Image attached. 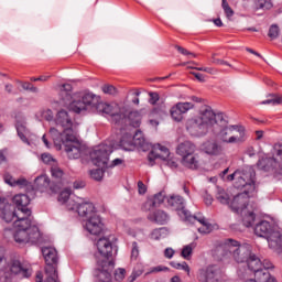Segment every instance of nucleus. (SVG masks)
Returning <instances> with one entry per match:
<instances>
[{"mask_svg":"<svg viewBox=\"0 0 282 282\" xmlns=\"http://www.w3.org/2000/svg\"><path fill=\"white\" fill-rule=\"evenodd\" d=\"M0 218L6 224L14 221L17 230L13 234V239L17 243H41L43 241V234L34 223V218H19L12 204L8 198L0 197Z\"/></svg>","mask_w":282,"mask_h":282,"instance_id":"nucleus-1","label":"nucleus"},{"mask_svg":"<svg viewBox=\"0 0 282 282\" xmlns=\"http://www.w3.org/2000/svg\"><path fill=\"white\" fill-rule=\"evenodd\" d=\"M98 253L95 254L97 263V279L100 282L111 281V272L116 263L113 262V245L109 238H99L97 241Z\"/></svg>","mask_w":282,"mask_h":282,"instance_id":"nucleus-2","label":"nucleus"},{"mask_svg":"<svg viewBox=\"0 0 282 282\" xmlns=\"http://www.w3.org/2000/svg\"><path fill=\"white\" fill-rule=\"evenodd\" d=\"M66 137H61L56 129H50L53 142L57 149L64 147L69 160H78L85 152V147L78 141V132L72 133V130H66Z\"/></svg>","mask_w":282,"mask_h":282,"instance_id":"nucleus-3","label":"nucleus"},{"mask_svg":"<svg viewBox=\"0 0 282 282\" xmlns=\"http://www.w3.org/2000/svg\"><path fill=\"white\" fill-rule=\"evenodd\" d=\"M111 153H113V148L105 143L95 147L90 152V160L93 164L101 167L90 171V177L96 180V182H100L105 176V169H109V156Z\"/></svg>","mask_w":282,"mask_h":282,"instance_id":"nucleus-4","label":"nucleus"},{"mask_svg":"<svg viewBox=\"0 0 282 282\" xmlns=\"http://www.w3.org/2000/svg\"><path fill=\"white\" fill-rule=\"evenodd\" d=\"M254 235L257 237H264L271 250H276L282 247V235L274 231V225L268 220H261L254 227Z\"/></svg>","mask_w":282,"mask_h":282,"instance_id":"nucleus-5","label":"nucleus"},{"mask_svg":"<svg viewBox=\"0 0 282 282\" xmlns=\"http://www.w3.org/2000/svg\"><path fill=\"white\" fill-rule=\"evenodd\" d=\"M42 254L44 257L46 267V282H59L58 281V252L54 247H43Z\"/></svg>","mask_w":282,"mask_h":282,"instance_id":"nucleus-6","label":"nucleus"},{"mask_svg":"<svg viewBox=\"0 0 282 282\" xmlns=\"http://www.w3.org/2000/svg\"><path fill=\"white\" fill-rule=\"evenodd\" d=\"M196 147L191 141L182 142L176 148L177 155L182 158V164L185 169L197 171L199 169V160L195 155Z\"/></svg>","mask_w":282,"mask_h":282,"instance_id":"nucleus-7","label":"nucleus"},{"mask_svg":"<svg viewBox=\"0 0 282 282\" xmlns=\"http://www.w3.org/2000/svg\"><path fill=\"white\" fill-rule=\"evenodd\" d=\"M224 249L227 250L229 254H232L236 263H247L252 254V246L248 243L239 245V241L235 239L225 240Z\"/></svg>","mask_w":282,"mask_h":282,"instance_id":"nucleus-8","label":"nucleus"},{"mask_svg":"<svg viewBox=\"0 0 282 282\" xmlns=\"http://www.w3.org/2000/svg\"><path fill=\"white\" fill-rule=\"evenodd\" d=\"M3 274L6 281H12V279H30L32 276V269L30 265L24 264L19 259H11L3 268Z\"/></svg>","mask_w":282,"mask_h":282,"instance_id":"nucleus-9","label":"nucleus"},{"mask_svg":"<svg viewBox=\"0 0 282 282\" xmlns=\"http://www.w3.org/2000/svg\"><path fill=\"white\" fill-rule=\"evenodd\" d=\"M257 173L254 170L249 169L246 171H240L239 176H236L235 181V188L241 189L243 188L242 193L246 194H254L257 191Z\"/></svg>","mask_w":282,"mask_h":282,"instance_id":"nucleus-10","label":"nucleus"},{"mask_svg":"<svg viewBox=\"0 0 282 282\" xmlns=\"http://www.w3.org/2000/svg\"><path fill=\"white\" fill-rule=\"evenodd\" d=\"M120 121L117 123L118 129L120 131H124L128 127H133V129L140 128V124H142V115L134 110H130L127 107H121L120 109Z\"/></svg>","mask_w":282,"mask_h":282,"instance_id":"nucleus-11","label":"nucleus"},{"mask_svg":"<svg viewBox=\"0 0 282 282\" xmlns=\"http://www.w3.org/2000/svg\"><path fill=\"white\" fill-rule=\"evenodd\" d=\"M100 102V97L87 93L80 99L73 100L70 104V111L74 113H85L87 109H97Z\"/></svg>","mask_w":282,"mask_h":282,"instance_id":"nucleus-12","label":"nucleus"},{"mask_svg":"<svg viewBox=\"0 0 282 282\" xmlns=\"http://www.w3.org/2000/svg\"><path fill=\"white\" fill-rule=\"evenodd\" d=\"M55 124L57 128L55 131L62 137H67V131H72V133H77L76 128L74 127V121L72 120V116L65 109H62L57 112L55 117Z\"/></svg>","mask_w":282,"mask_h":282,"instance_id":"nucleus-13","label":"nucleus"},{"mask_svg":"<svg viewBox=\"0 0 282 282\" xmlns=\"http://www.w3.org/2000/svg\"><path fill=\"white\" fill-rule=\"evenodd\" d=\"M257 167L259 171H264V173H272L274 177L282 175L281 161L273 156H262L257 162Z\"/></svg>","mask_w":282,"mask_h":282,"instance_id":"nucleus-14","label":"nucleus"},{"mask_svg":"<svg viewBox=\"0 0 282 282\" xmlns=\"http://www.w3.org/2000/svg\"><path fill=\"white\" fill-rule=\"evenodd\" d=\"M220 139L227 144H234L235 142H240L241 138L245 135L243 127L239 126H226L220 128L219 131Z\"/></svg>","mask_w":282,"mask_h":282,"instance_id":"nucleus-15","label":"nucleus"},{"mask_svg":"<svg viewBox=\"0 0 282 282\" xmlns=\"http://www.w3.org/2000/svg\"><path fill=\"white\" fill-rule=\"evenodd\" d=\"M167 206L169 208L176 210L177 215H180L182 219H189L191 221L195 219V217L191 215V212L186 209V202L184 200V197L180 195H171L167 198Z\"/></svg>","mask_w":282,"mask_h":282,"instance_id":"nucleus-16","label":"nucleus"},{"mask_svg":"<svg viewBox=\"0 0 282 282\" xmlns=\"http://www.w3.org/2000/svg\"><path fill=\"white\" fill-rule=\"evenodd\" d=\"M122 108L119 106H111L109 104L99 101L97 105L96 111H99V113H106V116H110V121L112 124L118 127V123L120 122V116H122V112H120Z\"/></svg>","mask_w":282,"mask_h":282,"instance_id":"nucleus-17","label":"nucleus"},{"mask_svg":"<svg viewBox=\"0 0 282 282\" xmlns=\"http://www.w3.org/2000/svg\"><path fill=\"white\" fill-rule=\"evenodd\" d=\"M186 130L195 138H200V135H206V133H208V127L198 117H194L187 120Z\"/></svg>","mask_w":282,"mask_h":282,"instance_id":"nucleus-18","label":"nucleus"},{"mask_svg":"<svg viewBox=\"0 0 282 282\" xmlns=\"http://www.w3.org/2000/svg\"><path fill=\"white\" fill-rule=\"evenodd\" d=\"M254 194H246L245 192L237 194L232 200L229 203V208L232 213H243L246 208H248V203L250 202V197H253Z\"/></svg>","mask_w":282,"mask_h":282,"instance_id":"nucleus-19","label":"nucleus"},{"mask_svg":"<svg viewBox=\"0 0 282 282\" xmlns=\"http://www.w3.org/2000/svg\"><path fill=\"white\" fill-rule=\"evenodd\" d=\"M196 279L199 282H217L219 281V275L217 274V267L210 264L198 269L196 273Z\"/></svg>","mask_w":282,"mask_h":282,"instance_id":"nucleus-20","label":"nucleus"},{"mask_svg":"<svg viewBox=\"0 0 282 282\" xmlns=\"http://www.w3.org/2000/svg\"><path fill=\"white\" fill-rule=\"evenodd\" d=\"M13 204L17 206L18 210L23 213L24 219H34V217H32V210L28 208V206H30V196H28V194H17L13 196Z\"/></svg>","mask_w":282,"mask_h":282,"instance_id":"nucleus-21","label":"nucleus"},{"mask_svg":"<svg viewBox=\"0 0 282 282\" xmlns=\"http://www.w3.org/2000/svg\"><path fill=\"white\" fill-rule=\"evenodd\" d=\"M193 107H195L193 102H177L170 110L171 118L175 122H182V120H184V113H187L188 111H191Z\"/></svg>","mask_w":282,"mask_h":282,"instance_id":"nucleus-22","label":"nucleus"},{"mask_svg":"<svg viewBox=\"0 0 282 282\" xmlns=\"http://www.w3.org/2000/svg\"><path fill=\"white\" fill-rule=\"evenodd\" d=\"M85 229L90 235L98 236L102 232L105 225L102 224V220L100 219V216L98 214L90 216V218H86L85 220Z\"/></svg>","mask_w":282,"mask_h":282,"instance_id":"nucleus-23","label":"nucleus"},{"mask_svg":"<svg viewBox=\"0 0 282 282\" xmlns=\"http://www.w3.org/2000/svg\"><path fill=\"white\" fill-rule=\"evenodd\" d=\"M72 91H73L72 84L62 85L59 90V102L64 107H67V106H69V108L72 107V102H74L72 97Z\"/></svg>","mask_w":282,"mask_h":282,"instance_id":"nucleus-24","label":"nucleus"},{"mask_svg":"<svg viewBox=\"0 0 282 282\" xmlns=\"http://www.w3.org/2000/svg\"><path fill=\"white\" fill-rule=\"evenodd\" d=\"M2 177H3L4 184H8L9 186H11L13 188H15L17 186H18V188H25V186H28V184H30V182H28V178L20 177L17 180L9 172H6Z\"/></svg>","mask_w":282,"mask_h":282,"instance_id":"nucleus-25","label":"nucleus"},{"mask_svg":"<svg viewBox=\"0 0 282 282\" xmlns=\"http://www.w3.org/2000/svg\"><path fill=\"white\" fill-rule=\"evenodd\" d=\"M76 209L79 217H85L86 219L94 217V215H98V213H96V206H94V203L78 204L76 206Z\"/></svg>","mask_w":282,"mask_h":282,"instance_id":"nucleus-26","label":"nucleus"},{"mask_svg":"<svg viewBox=\"0 0 282 282\" xmlns=\"http://www.w3.org/2000/svg\"><path fill=\"white\" fill-rule=\"evenodd\" d=\"M149 221H152V224H159V226H165V224H169V214L166 212L159 209L156 212H152L148 215Z\"/></svg>","mask_w":282,"mask_h":282,"instance_id":"nucleus-27","label":"nucleus"},{"mask_svg":"<svg viewBox=\"0 0 282 282\" xmlns=\"http://www.w3.org/2000/svg\"><path fill=\"white\" fill-rule=\"evenodd\" d=\"M203 149L207 155H221L224 148L217 141H206Z\"/></svg>","mask_w":282,"mask_h":282,"instance_id":"nucleus-28","label":"nucleus"},{"mask_svg":"<svg viewBox=\"0 0 282 282\" xmlns=\"http://www.w3.org/2000/svg\"><path fill=\"white\" fill-rule=\"evenodd\" d=\"M158 147L161 153H158L155 152V150H152L148 155L149 162H155V160H169V155H171L169 149L161 144H158Z\"/></svg>","mask_w":282,"mask_h":282,"instance_id":"nucleus-29","label":"nucleus"},{"mask_svg":"<svg viewBox=\"0 0 282 282\" xmlns=\"http://www.w3.org/2000/svg\"><path fill=\"white\" fill-rule=\"evenodd\" d=\"M205 123V127H215V112L210 107H206L200 111V116L198 117Z\"/></svg>","mask_w":282,"mask_h":282,"instance_id":"nucleus-30","label":"nucleus"},{"mask_svg":"<svg viewBox=\"0 0 282 282\" xmlns=\"http://www.w3.org/2000/svg\"><path fill=\"white\" fill-rule=\"evenodd\" d=\"M119 147H121L123 151H135V142L133 141V133L131 132L124 133L119 141Z\"/></svg>","mask_w":282,"mask_h":282,"instance_id":"nucleus-31","label":"nucleus"},{"mask_svg":"<svg viewBox=\"0 0 282 282\" xmlns=\"http://www.w3.org/2000/svg\"><path fill=\"white\" fill-rule=\"evenodd\" d=\"M195 217V219H185V221H189V224H195V221H198V224H202V227L198 228V232H200L202 235H208L212 230H213V226L206 221L205 217H197V216H193Z\"/></svg>","mask_w":282,"mask_h":282,"instance_id":"nucleus-32","label":"nucleus"},{"mask_svg":"<svg viewBox=\"0 0 282 282\" xmlns=\"http://www.w3.org/2000/svg\"><path fill=\"white\" fill-rule=\"evenodd\" d=\"M247 265L254 273L263 268V262L254 253H251L247 260Z\"/></svg>","mask_w":282,"mask_h":282,"instance_id":"nucleus-33","label":"nucleus"},{"mask_svg":"<svg viewBox=\"0 0 282 282\" xmlns=\"http://www.w3.org/2000/svg\"><path fill=\"white\" fill-rule=\"evenodd\" d=\"M51 175L59 186H63V177H65V171L61 169L56 163L51 166Z\"/></svg>","mask_w":282,"mask_h":282,"instance_id":"nucleus-34","label":"nucleus"},{"mask_svg":"<svg viewBox=\"0 0 282 282\" xmlns=\"http://www.w3.org/2000/svg\"><path fill=\"white\" fill-rule=\"evenodd\" d=\"M216 199L225 206H230V195L226 193L224 187H216Z\"/></svg>","mask_w":282,"mask_h":282,"instance_id":"nucleus-35","label":"nucleus"},{"mask_svg":"<svg viewBox=\"0 0 282 282\" xmlns=\"http://www.w3.org/2000/svg\"><path fill=\"white\" fill-rule=\"evenodd\" d=\"M15 129L22 142H24L25 144H30V141L28 140V135H30V130H28V127H25L24 123H17Z\"/></svg>","mask_w":282,"mask_h":282,"instance_id":"nucleus-36","label":"nucleus"},{"mask_svg":"<svg viewBox=\"0 0 282 282\" xmlns=\"http://www.w3.org/2000/svg\"><path fill=\"white\" fill-rule=\"evenodd\" d=\"M196 247L197 245L195 242H191L189 245L184 246L181 251V257L186 259V261H191V258L193 257V249Z\"/></svg>","mask_w":282,"mask_h":282,"instance_id":"nucleus-37","label":"nucleus"},{"mask_svg":"<svg viewBox=\"0 0 282 282\" xmlns=\"http://www.w3.org/2000/svg\"><path fill=\"white\" fill-rule=\"evenodd\" d=\"M214 124H216V127H228V119H226L225 115L221 112L215 113L214 115Z\"/></svg>","mask_w":282,"mask_h":282,"instance_id":"nucleus-38","label":"nucleus"},{"mask_svg":"<svg viewBox=\"0 0 282 282\" xmlns=\"http://www.w3.org/2000/svg\"><path fill=\"white\" fill-rule=\"evenodd\" d=\"M254 219H257V215L254 214V212H249L243 216L242 224L243 226H246V228H252V226L254 225Z\"/></svg>","mask_w":282,"mask_h":282,"instance_id":"nucleus-39","label":"nucleus"},{"mask_svg":"<svg viewBox=\"0 0 282 282\" xmlns=\"http://www.w3.org/2000/svg\"><path fill=\"white\" fill-rule=\"evenodd\" d=\"M170 265L172 268H174L175 270H183L184 272H186L187 276H191V267L185 261H183L181 263L172 261V262H170Z\"/></svg>","mask_w":282,"mask_h":282,"instance_id":"nucleus-40","label":"nucleus"},{"mask_svg":"<svg viewBox=\"0 0 282 282\" xmlns=\"http://www.w3.org/2000/svg\"><path fill=\"white\" fill-rule=\"evenodd\" d=\"M151 239H153L154 241H160V239L166 237V228L164 227H161V228H158V229H154L152 232H151Z\"/></svg>","mask_w":282,"mask_h":282,"instance_id":"nucleus-41","label":"nucleus"},{"mask_svg":"<svg viewBox=\"0 0 282 282\" xmlns=\"http://www.w3.org/2000/svg\"><path fill=\"white\" fill-rule=\"evenodd\" d=\"M151 199L156 205V208H160L164 204V199H166V192H159Z\"/></svg>","mask_w":282,"mask_h":282,"instance_id":"nucleus-42","label":"nucleus"},{"mask_svg":"<svg viewBox=\"0 0 282 282\" xmlns=\"http://www.w3.org/2000/svg\"><path fill=\"white\" fill-rule=\"evenodd\" d=\"M35 185L37 188H47L50 186V177L46 175H41L35 178Z\"/></svg>","mask_w":282,"mask_h":282,"instance_id":"nucleus-43","label":"nucleus"},{"mask_svg":"<svg viewBox=\"0 0 282 282\" xmlns=\"http://www.w3.org/2000/svg\"><path fill=\"white\" fill-rule=\"evenodd\" d=\"M132 140L134 142V147H142L144 144V134L140 130H137L132 134Z\"/></svg>","mask_w":282,"mask_h":282,"instance_id":"nucleus-44","label":"nucleus"},{"mask_svg":"<svg viewBox=\"0 0 282 282\" xmlns=\"http://www.w3.org/2000/svg\"><path fill=\"white\" fill-rule=\"evenodd\" d=\"M272 158H278L279 162H282V143L278 142L273 145Z\"/></svg>","mask_w":282,"mask_h":282,"instance_id":"nucleus-45","label":"nucleus"},{"mask_svg":"<svg viewBox=\"0 0 282 282\" xmlns=\"http://www.w3.org/2000/svg\"><path fill=\"white\" fill-rule=\"evenodd\" d=\"M261 105H282V96L271 95V99L261 101Z\"/></svg>","mask_w":282,"mask_h":282,"instance_id":"nucleus-46","label":"nucleus"},{"mask_svg":"<svg viewBox=\"0 0 282 282\" xmlns=\"http://www.w3.org/2000/svg\"><path fill=\"white\" fill-rule=\"evenodd\" d=\"M272 8V2L268 0H256L257 10H270Z\"/></svg>","mask_w":282,"mask_h":282,"instance_id":"nucleus-47","label":"nucleus"},{"mask_svg":"<svg viewBox=\"0 0 282 282\" xmlns=\"http://www.w3.org/2000/svg\"><path fill=\"white\" fill-rule=\"evenodd\" d=\"M155 208L158 207L152 198H148L145 203L142 205V210L144 213H151V210H155Z\"/></svg>","mask_w":282,"mask_h":282,"instance_id":"nucleus-48","label":"nucleus"},{"mask_svg":"<svg viewBox=\"0 0 282 282\" xmlns=\"http://www.w3.org/2000/svg\"><path fill=\"white\" fill-rule=\"evenodd\" d=\"M280 32L281 31L279 30V25L272 24L269 29L268 36L271 39V41H274V39L279 37Z\"/></svg>","mask_w":282,"mask_h":282,"instance_id":"nucleus-49","label":"nucleus"},{"mask_svg":"<svg viewBox=\"0 0 282 282\" xmlns=\"http://www.w3.org/2000/svg\"><path fill=\"white\" fill-rule=\"evenodd\" d=\"M138 257H140V247H138V242H132V249H131V261H138Z\"/></svg>","mask_w":282,"mask_h":282,"instance_id":"nucleus-50","label":"nucleus"},{"mask_svg":"<svg viewBox=\"0 0 282 282\" xmlns=\"http://www.w3.org/2000/svg\"><path fill=\"white\" fill-rule=\"evenodd\" d=\"M70 195H72V189H64L59 193L57 200L61 202L62 204H66Z\"/></svg>","mask_w":282,"mask_h":282,"instance_id":"nucleus-51","label":"nucleus"},{"mask_svg":"<svg viewBox=\"0 0 282 282\" xmlns=\"http://www.w3.org/2000/svg\"><path fill=\"white\" fill-rule=\"evenodd\" d=\"M221 8H223L226 17L230 18V17L235 15V11L232 10V8H230V4H228L227 0H223Z\"/></svg>","mask_w":282,"mask_h":282,"instance_id":"nucleus-52","label":"nucleus"},{"mask_svg":"<svg viewBox=\"0 0 282 282\" xmlns=\"http://www.w3.org/2000/svg\"><path fill=\"white\" fill-rule=\"evenodd\" d=\"M41 160L44 164H50V166H52V164H56V160L50 153L41 154Z\"/></svg>","mask_w":282,"mask_h":282,"instance_id":"nucleus-53","label":"nucleus"},{"mask_svg":"<svg viewBox=\"0 0 282 282\" xmlns=\"http://www.w3.org/2000/svg\"><path fill=\"white\" fill-rule=\"evenodd\" d=\"M127 276V270L123 268H119L115 271V281H124Z\"/></svg>","mask_w":282,"mask_h":282,"instance_id":"nucleus-54","label":"nucleus"},{"mask_svg":"<svg viewBox=\"0 0 282 282\" xmlns=\"http://www.w3.org/2000/svg\"><path fill=\"white\" fill-rule=\"evenodd\" d=\"M22 88L25 89V91H32L33 94L39 93V88L30 82L22 83Z\"/></svg>","mask_w":282,"mask_h":282,"instance_id":"nucleus-55","label":"nucleus"},{"mask_svg":"<svg viewBox=\"0 0 282 282\" xmlns=\"http://www.w3.org/2000/svg\"><path fill=\"white\" fill-rule=\"evenodd\" d=\"M143 273H144V269H138V267L134 268L133 271H132V274L130 276V279H131L130 282L135 281V279L138 276H142Z\"/></svg>","mask_w":282,"mask_h":282,"instance_id":"nucleus-56","label":"nucleus"},{"mask_svg":"<svg viewBox=\"0 0 282 282\" xmlns=\"http://www.w3.org/2000/svg\"><path fill=\"white\" fill-rule=\"evenodd\" d=\"M216 54H213L212 56V63L213 65H227V67H230V64L224 59H219L216 57Z\"/></svg>","mask_w":282,"mask_h":282,"instance_id":"nucleus-57","label":"nucleus"},{"mask_svg":"<svg viewBox=\"0 0 282 282\" xmlns=\"http://www.w3.org/2000/svg\"><path fill=\"white\" fill-rule=\"evenodd\" d=\"M102 91L104 94H109L110 96L116 95V88L113 87V85H104L102 86Z\"/></svg>","mask_w":282,"mask_h":282,"instance_id":"nucleus-58","label":"nucleus"},{"mask_svg":"<svg viewBox=\"0 0 282 282\" xmlns=\"http://www.w3.org/2000/svg\"><path fill=\"white\" fill-rule=\"evenodd\" d=\"M150 105H156L158 100H160V94L158 93H150Z\"/></svg>","mask_w":282,"mask_h":282,"instance_id":"nucleus-59","label":"nucleus"},{"mask_svg":"<svg viewBox=\"0 0 282 282\" xmlns=\"http://www.w3.org/2000/svg\"><path fill=\"white\" fill-rule=\"evenodd\" d=\"M177 52H180V54H183V56H195V54L191 53L188 50L180 46V45H176L175 46Z\"/></svg>","mask_w":282,"mask_h":282,"instance_id":"nucleus-60","label":"nucleus"},{"mask_svg":"<svg viewBox=\"0 0 282 282\" xmlns=\"http://www.w3.org/2000/svg\"><path fill=\"white\" fill-rule=\"evenodd\" d=\"M138 191L139 195H145L147 194V185L142 181L138 182Z\"/></svg>","mask_w":282,"mask_h":282,"instance_id":"nucleus-61","label":"nucleus"},{"mask_svg":"<svg viewBox=\"0 0 282 282\" xmlns=\"http://www.w3.org/2000/svg\"><path fill=\"white\" fill-rule=\"evenodd\" d=\"M174 254H175V250H173V248H166L164 250L165 259H173Z\"/></svg>","mask_w":282,"mask_h":282,"instance_id":"nucleus-62","label":"nucleus"},{"mask_svg":"<svg viewBox=\"0 0 282 282\" xmlns=\"http://www.w3.org/2000/svg\"><path fill=\"white\" fill-rule=\"evenodd\" d=\"M169 267L165 265H158L152 268L151 272H169Z\"/></svg>","mask_w":282,"mask_h":282,"instance_id":"nucleus-63","label":"nucleus"},{"mask_svg":"<svg viewBox=\"0 0 282 282\" xmlns=\"http://www.w3.org/2000/svg\"><path fill=\"white\" fill-rule=\"evenodd\" d=\"M239 170L235 171L232 174L230 175H227L226 180L227 182H232V181H236L237 177H239Z\"/></svg>","mask_w":282,"mask_h":282,"instance_id":"nucleus-64","label":"nucleus"}]
</instances>
